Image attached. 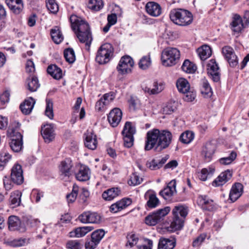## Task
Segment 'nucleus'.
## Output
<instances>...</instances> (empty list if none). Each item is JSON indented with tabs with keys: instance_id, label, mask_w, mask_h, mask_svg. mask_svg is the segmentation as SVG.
Segmentation results:
<instances>
[{
	"instance_id": "obj_59",
	"label": "nucleus",
	"mask_w": 249,
	"mask_h": 249,
	"mask_svg": "<svg viewBox=\"0 0 249 249\" xmlns=\"http://www.w3.org/2000/svg\"><path fill=\"white\" fill-rule=\"evenodd\" d=\"M117 202L122 210L125 209L132 203L131 199L129 198H124Z\"/></svg>"
},
{
	"instance_id": "obj_20",
	"label": "nucleus",
	"mask_w": 249,
	"mask_h": 249,
	"mask_svg": "<svg viewBox=\"0 0 249 249\" xmlns=\"http://www.w3.org/2000/svg\"><path fill=\"white\" fill-rule=\"evenodd\" d=\"M90 170L85 165H80L75 173L76 178L80 181H86L90 178Z\"/></svg>"
},
{
	"instance_id": "obj_34",
	"label": "nucleus",
	"mask_w": 249,
	"mask_h": 249,
	"mask_svg": "<svg viewBox=\"0 0 249 249\" xmlns=\"http://www.w3.org/2000/svg\"><path fill=\"white\" fill-rule=\"evenodd\" d=\"M176 86L178 90L182 93L188 91L190 88L189 83L183 78H180L177 81Z\"/></svg>"
},
{
	"instance_id": "obj_53",
	"label": "nucleus",
	"mask_w": 249,
	"mask_h": 249,
	"mask_svg": "<svg viewBox=\"0 0 249 249\" xmlns=\"http://www.w3.org/2000/svg\"><path fill=\"white\" fill-rule=\"evenodd\" d=\"M207 237V235L206 233L200 234L193 242V246L194 247H199L204 241Z\"/></svg>"
},
{
	"instance_id": "obj_2",
	"label": "nucleus",
	"mask_w": 249,
	"mask_h": 249,
	"mask_svg": "<svg viewBox=\"0 0 249 249\" xmlns=\"http://www.w3.org/2000/svg\"><path fill=\"white\" fill-rule=\"evenodd\" d=\"M70 21L71 28L76 34L79 41L85 43L87 49L89 50L92 38L88 22L75 15H71Z\"/></svg>"
},
{
	"instance_id": "obj_57",
	"label": "nucleus",
	"mask_w": 249,
	"mask_h": 249,
	"mask_svg": "<svg viewBox=\"0 0 249 249\" xmlns=\"http://www.w3.org/2000/svg\"><path fill=\"white\" fill-rule=\"evenodd\" d=\"M129 104V107L133 110H135L137 105L139 103L140 101L137 96L131 95L130 99L128 100Z\"/></svg>"
},
{
	"instance_id": "obj_13",
	"label": "nucleus",
	"mask_w": 249,
	"mask_h": 249,
	"mask_svg": "<svg viewBox=\"0 0 249 249\" xmlns=\"http://www.w3.org/2000/svg\"><path fill=\"white\" fill-rule=\"evenodd\" d=\"M8 228L10 231H18L24 232L26 228L23 223H22L18 216L11 215L8 218Z\"/></svg>"
},
{
	"instance_id": "obj_36",
	"label": "nucleus",
	"mask_w": 249,
	"mask_h": 249,
	"mask_svg": "<svg viewBox=\"0 0 249 249\" xmlns=\"http://www.w3.org/2000/svg\"><path fill=\"white\" fill-rule=\"evenodd\" d=\"M181 69L183 71L188 73H194L196 72L197 67L196 66L191 62L189 60L186 59L182 66Z\"/></svg>"
},
{
	"instance_id": "obj_5",
	"label": "nucleus",
	"mask_w": 249,
	"mask_h": 249,
	"mask_svg": "<svg viewBox=\"0 0 249 249\" xmlns=\"http://www.w3.org/2000/svg\"><path fill=\"white\" fill-rule=\"evenodd\" d=\"M180 52L176 48L168 47L163 50L161 56V60L163 65L171 67L176 65L180 58Z\"/></svg>"
},
{
	"instance_id": "obj_15",
	"label": "nucleus",
	"mask_w": 249,
	"mask_h": 249,
	"mask_svg": "<svg viewBox=\"0 0 249 249\" xmlns=\"http://www.w3.org/2000/svg\"><path fill=\"white\" fill-rule=\"evenodd\" d=\"M215 149V145L211 142H207L203 146L201 154L206 162H209L212 160Z\"/></svg>"
},
{
	"instance_id": "obj_56",
	"label": "nucleus",
	"mask_w": 249,
	"mask_h": 249,
	"mask_svg": "<svg viewBox=\"0 0 249 249\" xmlns=\"http://www.w3.org/2000/svg\"><path fill=\"white\" fill-rule=\"evenodd\" d=\"M83 245L76 240H71L69 241L67 244V247L70 249H81Z\"/></svg>"
},
{
	"instance_id": "obj_24",
	"label": "nucleus",
	"mask_w": 249,
	"mask_h": 249,
	"mask_svg": "<svg viewBox=\"0 0 249 249\" xmlns=\"http://www.w3.org/2000/svg\"><path fill=\"white\" fill-rule=\"evenodd\" d=\"M231 29L235 33L239 34L247 26L243 23V20L239 15H235L231 22Z\"/></svg>"
},
{
	"instance_id": "obj_52",
	"label": "nucleus",
	"mask_w": 249,
	"mask_h": 249,
	"mask_svg": "<svg viewBox=\"0 0 249 249\" xmlns=\"http://www.w3.org/2000/svg\"><path fill=\"white\" fill-rule=\"evenodd\" d=\"M78 188L77 186L73 187L72 192L67 195L66 197L69 203L73 202L77 196Z\"/></svg>"
},
{
	"instance_id": "obj_55",
	"label": "nucleus",
	"mask_w": 249,
	"mask_h": 249,
	"mask_svg": "<svg viewBox=\"0 0 249 249\" xmlns=\"http://www.w3.org/2000/svg\"><path fill=\"white\" fill-rule=\"evenodd\" d=\"M89 196V191L85 188H83L81 189V192L79 195V201L81 203H85L86 202L88 197Z\"/></svg>"
},
{
	"instance_id": "obj_9",
	"label": "nucleus",
	"mask_w": 249,
	"mask_h": 249,
	"mask_svg": "<svg viewBox=\"0 0 249 249\" xmlns=\"http://www.w3.org/2000/svg\"><path fill=\"white\" fill-rule=\"evenodd\" d=\"M134 64L133 59L130 56L125 55L121 58L117 69L118 72L122 74L128 73L131 72Z\"/></svg>"
},
{
	"instance_id": "obj_21",
	"label": "nucleus",
	"mask_w": 249,
	"mask_h": 249,
	"mask_svg": "<svg viewBox=\"0 0 249 249\" xmlns=\"http://www.w3.org/2000/svg\"><path fill=\"white\" fill-rule=\"evenodd\" d=\"M145 9L148 14L153 17H158L161 13L160 5L154 1H149L145 6Z\"/></svg>"
},
{
	"instance_id": "obj_32",
	"label": "nucleus",
	"mask_w": 249,
	"mask_h": 249,
	"mask_svg": "<svg viewBox=\"0 0 249 249\" xmlns=\"http://www.w3.org/2000/svg\"><path fill=\"white\" fill-rule=\"evenodd\" d=\"M51 35L53 40L56 44H58L63 40V36L58 26H55L51 30Z\"/></svg>"
},
{
	"instance_id": "obj_12",
	"label": "nucleus",
	"mask_w": 249,
	"mask_h": 249,
	"mask_svg": "<svg viewBox=\"0 0 249 249\" xmlns=\"http://www.w3.org/2000/svg\"><path fill=\"white\" fill-rule=\"evenodd\" d=\"M79 220L83 223H99L101 221L100 215L95 212H86L80 215Z\"/></svg>"
},
{
	"instance_id": "obj_37",
	"label": "nucleus",
	"mask_w": 249,
	"mask_h": 249,
	"mask_svg": "<svg viewBox=\"0 0 249 249\" xmlns=\"http://www.w3.org/2000/svg\"><path fill=\"white\" fill-rule=\"evenodd\" d=\"M21 194L18 191H16L11 194L9 201L12 207L15 208L19 205L21 201Z\"/></svg>"
},
{
	"instance_id": "obj_10",
	"label": "nucleus",
	"mask_w": 249,
	"mask_h": 249,
	"mask_svg": "<svg viewBox=\"0 0 249 249\" xmlns=\"http://www.w3.org/2000/svg\"><path fill=\"white\" fill-rule=\"evenodd\" d=\"M207 73L214 82H218L220 80V74L218 65L215 60L211 59L207 65Z\"/></svg>"
},
{
	"instance_id": "obj_44",
	"label": "nucleus",
	"mask_w": 249,
	"mask_h": 249,
	"mask_svg": "<svg viewBox=\"0 0 249 249\" xmlns=\"http://www.w3.org/2000/svg\"><path fill=\"white\" fill-rule=\"evenodd\" d=\"M105 234V232L103 229L97 230L91 233V238L94 240L95 242L99 244Z\"/></svg>"
},
{
	"instance_id": "obj_19",
	"label": "nucleus",
	"mask_w": 249,
	"mask_h": 249,
	"mask_svg": "<svg viewBox=\"0 0 249 249\" xmlns=\"http://www.w3.org/2000/svg\"><path fill=\"white\" fill-rule=\"evenodd\" d=\"M9 137L11 138L9 145L11 149L15 152H19L23 146L22 135L21 133H18L17 136Z\"/></svg>"
},
{
	"instance_id": "obj_23",
	"label": "nucleus",
	"mask_w": 249,
	"mask_h": 249,
	"mask_svg": "<svg viewBox=\"0 0 249 249\" xmlns=\"http://www.w3.org/2000/svg\"><path fill=\"white\" fill-rule=\"evenodd\" d=\"M51 124L44 125L41 128V135L46 142L49 143L54 139V133Z\"/></svg>"
},
{
	"instance_id": "obj_8",
	"label": "nucleus",
	"mask_w": 249,
	"mask_h": 249,
	"mask_svg": "<svg viewBox=\"0 0 249 249\" xmlns=\"http://www.w3.org/2000/svg\"><path fill=\"white\" fill-rule=\"evenodd\" d=\"M72 161L69 158L62 160L59 166V171L61 179L67 180L73 173Z\"/></svg>"
},
{
	"instance_id": "obj_48",
	"label": "nucleus",
	"mask_w": 249,
	"mask_h": 249,
	"mask_svg": "<svg viewBox=\"0 0 249 249\" xmlns=\"http://www.w3.org/2000/svg\"><path fill=\"white\" fill-rule=\"evenodd\" d=\"M201 92L203 95H207L208 96H210L212 95V89L208 81L205 79L202 81Z\"/></svg>"
},
{
	"instance_id": "obj_14",
	"label": "nucleus",
	"mask_w": 249,
	"mask_h": 249,
	"mask_svg": "<svg viewBox=\"0 0 249 249\" xmlns=\"http://www.w3.org/2000/svg\"><path fill=\"white\" fill-rule=\"evenodd\" d=\"M11 180L17 185L22 184L24 180L21 166L18 164L15 165L11 170Z\"/></svg>"
},
{
	"instance_id": "obj_45",
	"label": "nucleus",
	"mask_w": 249,
	"mask_h": 249,
	"mask_svg": "<svg viewBox=\"0 0 249 249\" xmlns=\"http://www.w3.org/2000/svg\"><path fill=\"white\" fill-rule=\"evenodd\" d=\"M46 107L45 109V115L50 119H53V101L49 99H46Z\"/></svg>"
},
{
	"instance_id": "obj_41",
	"label": "nucleus",
	"mask_w": 249,
	"mask_h": 249,
	"mask_svg": "<svg viewBox=\"0 0 249 249\" xmlns=\"http://www.w3.org/2000/svg\"><path fill=\"white\" fill-rule=\"evenodd\" d=\"M136 133V128L132 123L126 122L122 132V135H134Z\"/></svg>"
},
{
	"instance_id": "obj_50",
	"label": "nucleus",
	"mask_w": 249,
	"mask_h": 249,
	"mask_svg": "<svg viewBox=\"0 0 249 249\" xmlns=\"http://www.w3.org/2000/svg\"><path fill=\"white\" fill-rule=\"evenodd\" d=\"M142 178H140L136 173L132 175L130 179L128 181V183L130 185H137L142 182Z\"/></svg>"
},
{
	"instance_id": "obj_58",
	"label": "nucleus",
	"mask_w": 249,
	"mask_h": 249,
	"mask_svg": "<svg viewBox=\"0 0 249 249\" xmlns=\"http://www.w3.org/2000/svg\"><path fill=\"white\" fill-rule=\"evenodd\" d=\"M183 93L184 94L183 99L187 102L193 101L195 99L196 95L195 92L190 91L189 90L188 91Z\"/></svg>"
},
{
	"instance_id": "obj_43",
	"label": "nucleus",
	"mask_w": 249,
	"mask_h": 249,
	"mask_svg": "<svg viewBox=\"0 0 249 249\" xmlns=\"http://www.w3.org/2000/svg\"><path fill=\"white\" fill-rule=\"evenodd\" d=\"M160 204V200L154 194L149 196V199L147 201L146 205L149 208H155Z\"/></svg>"
},
{
	"instance_id": "obj_47",
	"label": "nucleus",
	"mask_w": 249,
	"mask_h": 249,
	"mask_svg": "<svg viewBox=\"0 0 249 249\" xmlns=\"http://www.w3.org/2000/svg\"><path fill=\"white\" fill-rule=\"evenodd\" d=\"M236 156V152L232 151L229 157L221 158L219 159V161L221 164L228 165L231 163L235 159Z\"/></svg>"
},
{
	"instance_id": "obj_6",
	"label": "nucleus",
	"mask_w": 249,
	"mask_h": 249,
	"mask_svg": "<svg viewBox=\"0 0 249 249\" xmlns=\"http://www.w3.org/2000/svg\"><path fill=\"white\" fill-rule=\"evenodd\" d=\"M113 54V48L109 43L102 45L99 49L95 58L99 64H104L109 61Z\"/></svg>"
},
{
	"instance_id": "obj_64",
	"label": "nucleus",
	"mask_w": 249,
	"mask_h": 249,
	"mask_svg": "<svg viewBox=\"0 0 249 249\" xmlns=\"http://www.w3.org/2000/svg\"><path fill=\"white\" fill-rule=\"evenodd\" d=\"M11 155L5 151H2L0 153V160L5 163H7L11 159Z\"/></svg>"
},
{
	"instance_id": "obj_35",
	"label": "nucleus",
	"mask_w": 249,
	"mask_h": 249,
	"mask_svg": "<svg viewBox=\"0 0 249 249\" xmlns=\"http://www.w3.org/2000/svg\"><path fill=\"white\" fill-rule=\"evenodd\" d=\"M90 227H83L76 228L74 231L70 232L71 237H80L86 235L88 232L92 230Z\"/></svg>"
},
{
	"instance_id": "obj_38",
	"label": "nucleus",
	"mask_w": 249,
	"mask_h": 249,
	"mask_svg": "<svg viewBox=\"0 0 249 249\" xmlns=\"http://www.w3.org/2000/svg\"><path fill=\"white\" fill-rule=\"evenodd\" d=\"M20 125L21 124L18 122L14 121L13 122L7 130L8 136H17L18 133H20L19 132Z\"/></svg>"
},
{
	"instance_id": "obj_16",
	"label": "nucleus",
	"mask_w": 249,
	"mask_h": 249,
	"mask_svg": "<svg viewBox=\"0 0 249 249\" xmlns=\"http://www.w3.org/2000/svg\"><path fill=\"white\" fill-rule=\"evenodd\" d=\"M176 182L175 180H171L166 187L161 190L159 195L165 200L170 201L171 197L176 193Z\"/></svg>"
},
{
	"instance_id": "obj_26",
	"label": "nucleus",
	"mask_w": 249,
	"mask_h": 249,
	"mask_svg": "<svg viewBox=\"0 0 249 249\" xmlns=\"http://www.w3.org/2000/svg\"><path fill=\"white\" fill-rule=\"evenodd\" d=\"M35 103V100L33 97H30L25 99L20 104L19 108L23 114L28 115L32 112Z\"/></svg>"
},
{
	"instance_id": "obj_49",
	"label": "nucleus",
	"mask_w": 249,
	"mask_h": 249,
	"mask_svg": "<svg viewBox=\"0 0 249 249\" xmlns=\"http://www.w3.org/2000/svg\"><path fill=\"white\" fill-rule=\"evenodd\" d=\"M46 7L52 13L56 14L59 10L58 5L55 0H49L46 2Z\"/></svg>"
},
{
	"instance_id": "obj_33",
	"label": "nucleus",
	"mask_w": 249,
	"mask_h": 249,
	"mask_svg": "<svg viewBox=\"0 0 249 249\" xmlns=\"http://www.w3.org/2000/svg\"><path fill=\"white\" fill-rule=\"evenodd\" d=\"M198 55L202 60H205L212 55L211 48L207 45H203L197 50Z\"/></svg>"
},
{
	"instance_id": "obj_40",
	"label": "nucleus",
	"mask_w": 249,
	"mask_h": 249,
	"mask_svg": "<svg viewBox=\"0 0 249 249\" xmlns=\"http://www.w3.org/2000/svg\"><path fill=\"white\" fill-rule=\"evenodd\" d=\"M88 8L94 11H99L103 7L102 0H89Z\"/></svg>"
},
{
	"instance_id": "obj_27",
	"label": "nucleus",
	"mask_w": 249,
	"mask_h": 249,
	"mask_svg": "<svg viewBox=\"0 0 249 249\" xmlns=\"http://www.w3.org/2000/svg\"><path fill=\"white\" fill-rule=\"evenodd\" d=\"M121 193V190L119 188L113 187L105 191L102 194V197L106 201H110L119 196Z\"/></svg>"
},
{
	"instance_id": "obj_61",
	"label": "nucleus",
	"mask_w": 249,
	"mask_h": 249,
	"mask_svg": "<svg viewBox=\"0 0 249 249\" xmlns=\"http://www.w3.org/2000/svg\"><path fill=\"white\" fill-rule=\"evenodd\" d=\"M176 107H174L172 103L167 104L163 107V113L165 114H170L175 111Z\"/></svg>"
},
{
	"instance_id": "obj_18",
	"label": "nucleus",
	"mask_w": 249,
	"mask_h": 249,
	"mask_svg": "<svg viewBox=\"0 0 249 249\" xmlns=\"http://www.w3.org/2000/svg\"><path fill=\"white\" fill-rule=\"evenodd\" d=\"M243 185L239 182L235 183L232 186L229 194V200L231 202L236 201L242 195Z\"/></svg>"
},
{
	"instance_id": "obj_30",
	"label": "nucleus",
	"mask_w": 249,
	"mask_h": 249,
	"mask_svg": "<svg viewBox=\"0 0 249 249\" xmlns=\"http://www.w3.org/2000/svg\"><path fill=\"white\" fill-rule=\"evenodd\" d=\"M47 72L55 79H60L62 77L61 69L55 64H52L48 67Z\"/></svg>"
},
{
	"instance_id": "obj_62",
	"label": "nucleus",
	"mask_w": 249,
	"mask_h": 249,
	"mask_svg": "<svg viewBox=\"0 0 249 249\" xmlns=\"http://www.w3.org/2000/svg\"><path fill=\"white\" fill-rule=\"evenodd\" d=\"M147 166L153 170H157L160 168V166L159 164V162L158 159H153L151 161L147 163Z\"/></svg>"
},
{
	"instance_id": "obj_31",
	"label": "nucleus",
	"mask_w": 249,
	"mask_h": 249,
	"mask_svg": "<svg viewBox=\"0 0 249 249\" xmlns=\"http://www.w3.org/2000/svg\"><path fill=\"white\" fill-rule=\"evenodd\" d=\"M27 89L31 92L37 90L40 86L37 78L35 76L29 77L26 81Z\"/></svg>"
},
{
	"instance_id": "obj_25",
	"label": "nucleus",
	"mask_w": 249,
	"mask_h": 249,
	"mask_svg": "<svg viewBox=\"0 0 249 249\" xmlns=\"http://www.w3.org/2000/svg\"><path fill=\"white\" fill-rule=\"evenodd\" d=\"M85 135V146L91 150L95 149L97 145L96 136L94 134L93 131H87Z\"/></svg>"
},
{
	"instance_id": "obj_63",
	"label": "nucleus",
	"mask_w": 249,
	"mask_h": 249,
	"mask_svg": "<svg viewBox=\"0 0 249 249\" xmlns=\"http://www.w3.org/2000/svg\"><path fill=\"white\" fill-rule=\"evenodd\" d=\"M145 244L142 245L137 246L138 249H152L153 246V242L151 240L145 238L144 239Z\"/></svg>"
},
{
	"instance_id": "obj_4",
	"label": "nucleus",
	"mask_w": 249,
	"mask_h": 249,
	"mask_svg": "<svg viewBox=\"0 0 249 249\" xmlns=\"http://www.w3.org/2000/svg\"><path fill=\"white\" fill-rule=\"evenodd\" d=\"M170 18L176 24L184 26L193 21V15L188 10L177 8L172 9L169 14Z\"/></svg>"
},
{
	"instance_id": "obj_51",
	"label": "nucleus",
	"mask_w": 249,
	"mask_h": 249,
	"mask_svg": "<svg viewBox=\"0 0 249 249\" xmlns=\"http://www.w3.org/2000/svg\"><path fill=\"white\" fill-rule=\"evenodd\" d=\"M127 243L126 246L129 245L131 248L136 245L139 240L138 236L134 233H129L127 236Z\"/></svg>"
},
{
	"instance_id": "obj_46",
	"label": "nucleus",
	"mask_w": 249,
	"mask_h": 249,
	"mask_svg": "<svg viewBox=\"0 0 249 249\" xmlns=\"http://www.w3.org/2000/svg\"><path fill=\"white\" fill-rule=\"evenodd\" d=\"M151 63L150 56H144L140 59L139 66L142 70H146L150 66Z\"/></svg>"
},
{
	"instance_id": "obj_17",
	"label": "nucleus",
	"mask_w": 249,
	"mask_h": 249,
	"mask_svg": "<svg viewBox=\"0 0 249 249\" xmlns=\"http://www.w3.org/2000/svg\"><path fill=\"white\" fill-rule=\"evenodd\" d=\"M122 117V112L119 108L112 109L107 116V120L112 127L117 126L120 122Z\"/></svg>"
},
{
	"instance_id": "obj_28",
	"label": "nucleus",
	"mask_w": 249,
	"mask_h": 249,
	"mask_svg": "<svg viewBox=\"0 0 249 249\" xmlns=\"http://www.w3.org/2000/svg\"><path fill=\"white\" fill-rule=\"evenodd\" d=\"M176 244L175 238H161L159 240L158 249H173Z\"/></svg>"
},
{
	"instance_id": "obj_54",
	"label": "nucleus",
	"mask_w": 249,
	"mask_h": 249,
	"mask_svg": "<svg viewBox=\"0 0 249 249\" xmlns=\"http://www.w3.org/2000/svg\"><path fill=\"white\" fill-rule=\"evenodd\" d=\"M124 146L127 148L132 147L134 143V135H123Z\"/></svg>"
},
{
	"instance_id": "obj_29",
	"label": "nucleus",
	"mask_w": 249,
	"mask_h": 249,
	"mask_svg": "<svg viewBox=\"0 0 249 249\" xmlns=\"http://www.w3.org/2000/svg\"><path fill=\"white\" fill-rule=\"evenodd\" d=\"M199 202L203 210L212 211L215 209V206L212 199H209L207 196H204L200 197Z\"/></svg>"
},
{
	"instance_id": "obj_3",
	"label": "nucleus",
	"mask_w": 249,
	"mask_h": 249,
	"mask_svg": "<svg viewBox=\"0 0 249 249\" xmlns=\"http://www.w3.org/2000/svg\"><path fill=\"white\" fill-rule=\"evenodd\" d=\"M188 208L179 205L175 206L172 210L173 221L168 230L174 231L180 230L183 226L184 220L188 214Z\"/></svg>"
},
{
	"instance_id": "obj_22",
	"label": "nucleus",
	"mask_w": 249,
	"mask_h": 249,
	"mask_svg": "<svg viewBox=\"0 0 249 249\" xmlns=\"http://www.w3.org/2000/svg\"><path fill=\"white\" fill-rule=\"evenodd\" d=\"M232 177V172L227 170L221 173L219 176L213 182V186H222L225 184Z\"/></svg>"
},
{
	"instance_id": "obj_42",
	"label": "nucleus",
	"mask_w": 249,
	"mask_h": 249,
	"mask_svg": "<svg viewBox=\"0 0 249 249\" xmlns=\"http://www.w3.org/2000/svg\"><path fill=\"white\" fill-rule=\"evenodd\" d=\"M64 55L66 61L70 64L73 63L75 60V53L72 48L66 49L64 52Z\"/></svg>"
},
{
	"instance_id": "obj_1",
	"label": "nucleus",
	"mask_w": 249,
	"mask_h": 249,
	"mask_svg": "<svg viewBox=\"0 0 249 249\" xmlns=\"http://www.w3.org/2000/svg\"><path fill=\"white\" fill-rule=\"evenodd\" d=\"M144 149L161 151L169 147L172 140V134L168 130L153 129L147 132Z\"/></svg>"
},
{
	"instance_id": "obj_39",
	"label": "nucleus",
	"mask_w": 249,
	"mask_h": 249,
	"mask_svg": "<svg viewBox=\"0 0 249 249\" xmlns=\"http://www.w3.org/2000/svg\"><path fill=\"white\" fill-rule=\"evenodd\" d=\"M194 138V134L193 132L186 131L182 133L179 137V140L183 143L188 144Z\"/></svg>"
},
{
	"instance_id": "obj_11",
	"label": "nucleus",
	"mask_w": 249,
	"mask_h": 249,
	"mask_svg": "<svg viewBox=\"0 0 249 249\" xmlns=\"http://www.w3.org/2000/svg\"><path fill=\"white\" fill-rule=\"evenodd\" d=\"M222 53L231 67H234L237 65V57L231 47L226 46L223 47Z\"/></svg>"
},
{
	"instance_id": "obj_60",
	"label": "nucleus",
	"mask_w": 249,
	"mask_h": 249,
	"mask_svg": "<svg viewBox=\"0 0 249 249\" xmlns=\"http://www.w3.org/2000/svg\"><path fill=\"white\" fill-rule=\"evenodd\" d=\"M142 90L145 93H147V94L153 95L156 94L160 92V89H157L156 90L155 89H152L150 88H148L146 86H143L142 87Z\"/></svg>"
},
{
	"instance_id": "obj_7",
	"label": "nucleus",
	"mask_w": 249,
	"mask_h": 249,
	"mask_svg": "<svg viewBox=\"0 0 249 249\" xmlns=\"http://www.w3.org/2000/svg\"><path fill=\"white\" fill-rule=\"evenodd\" d=\"M170 211V207L168 206L156 211L145 217V223L150 226L156 225L163 220V217L169 213Z\"/></svg>"
}]
</instances>
